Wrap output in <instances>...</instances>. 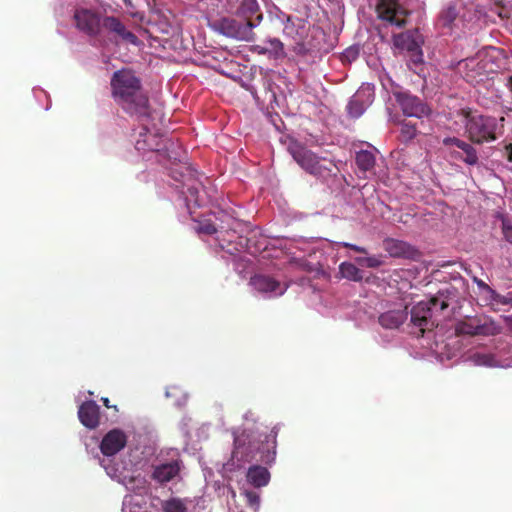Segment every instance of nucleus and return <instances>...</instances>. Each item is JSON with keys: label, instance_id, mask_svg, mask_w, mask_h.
<instances>
[{"label": "nucleus", "instance_id": "nucleus-1", "mask_svg": "<svg viewBox=\"0 0 512 512\" xmlns=\"http://www.w3.org/2000/svg\"><path fill=\"white\" fill-rule=\"evenodd\" d=\"M245 429L241 434L237 429L233 430L234 450L230 461L224 464L225 472L242 468L245 462L253 459L259 460L265 464H271L276 457V432L271 435H264L266 446H264L262 435L256 440L254 432Z\"/></svg>", "mask_w": 512, "mask_h": 512}, {"label": "nucleus", "instance_id": "nucleus-2", "mask_svg": "<svg viewBox=\"0 0 512 512\" xmlns=\"http://www.w3.org/2000/svg\"><path fill=\"white\" fill-rule=\"evenodd\" d=\"M151 107L147 91L138 78L130 75V117H137L142 124L135 141L137 151H156L162 149V139L147 128Z\"/></svg>", "mask_w": 512, "mask_h": 512}, {"label": "nucleus", "instance_id": "nucleus-3", "mask_svg": "<svg viewBox=\"0 0 512 512\" xmlns=\"http://www.w3.org/2000/svg\"><path fill=\"white\" fill-rule=\"evenodd\" d=\"M488 8H491V1L487 5L476 4L473 11L464 0H453L441 10L438 24L449 33L459 35V32L469 28L480 18L486 17Z\"/></svg>", "mask_w": 512, "mask_h": 512}, {"label": "nucleus", "instance_id": "nucleus-4", "mask_svg": "<svg viewBox=\"0 0 512 512\" xmlns=\"http://www.w3.org/2000/svg\"><path fill=\"white\" fill-rule=\"evenodd\" d=\"M156 453V435L150 425L134 428L130 440V465L145 470Z\"/></svg>", "mask_w": 512, "mask_h": 512}, {"label": "nucleus", "instance_id": "nucleus-5", "mask_svg": "<svg viewBox=\"0 0 512 512\" xmlns=\"http://www.w3.org/2000/svg\"><path fill=\"white\" fill-rule=\"evenodd\" d=\"M504 118L469 113L466 115L465 129L468 137L475 143L490 142L497 139L503 127Z\"/></svg>", "mask_w": 512, "mask_h": 512}, {"label": "nucleus", "instance_id": "nucleus-6", "mask_svg": "<svg viewBox=\"0 0 512 512\" xmlns=\"http://www.w3.org/2000/svg\"><path fill=\"white\" fill-rule=\"evenodd\" d=\"M168 458L161 454L159 463L152 471V479L160 486L176 485L183 479L185 465L181 459L180 453L176 449H170L167 452Z\"/></svg>", "mask_w": 512, "mask_h": 512}, {"label": "nucleus", "instance_id": "nucleus-7", "mask_svg": "<svg viewBox=\"0 0 512 512\" xmlns=\"http://www.w3.org/2000/svg\"><path fill=\"white\" fill-rule=\"evenodd\" d=\"M270 478L269 470L260 465H252L246 472V480L240 488V494L244 497L246 504L254 511H257L260 507L259 489L267 486Z\"/></svg>", "mask_w": 512, "mask_h": 512}, {"label": "nucleus", "instance_id": "nucleus-8", "mask_svg": "<svg viewBox=\"0 0 512 512\" xmlns=\"http://www.w3.org/2000/svg\"><path fill=\"white\" fill-rule=\"evenodd\" d=\"M465 361L487 368H512V343H501L489 351L470 352Z\"/></svg>", "mask_w": 512, "mask_h": 512}, {"label": "nucleus", "instance_id": "nucleus-9", "mask_svg": "<svg viewBox=\"0 0 512 512\" xmlns=\"http://www.w3.org/2000/svg\"><path fill=\"white\" fill-rule=\"evenodd\" d=\"M261 20L262 15H258L256 20H246V22H239L234 18L223 17L214 20L210 24V27L216 33L227 38L238 41H251L254 36L253 29L260 24Z\"/></svg>", "mask_w": 512, "mask_h": 512}, {"label": "nucleus", "instance_id": "nucleus-10", "mask_svg": "<svg viewBox=\"0 0 512 512\" xmlns=\"http://www.w3.org/2000/svg\"><path fill=\"white\" fill-rule=\"evenodd\" d=\"M289 152L301 168L316 177H327L335 167L332 160L319 158L315 153L297 143L289 146Z\"/></svg>", "mask_w": 512, "mask_h": 512}, {"label": "nucleus", "instance_id": "nucleus-11", "mask_svg": "<svg viewBox=\"0 0 512 512\" xmlns=\"http://www.w3.org/2000/svg\"><path fill=\"white\" fill-rule=\"evenodd\" d=\"M494 62L488 51H479L475 56L461 60L457 64V71L469 83L475 84L483 77L494 72Z\"/></svg>", "mask_w": 512, "mask_h": 512}, {"label": "nucleus", "instance_id": "nucleus-12", "mask_svg": "<svg viewBox=\"0 0 512 512\" xmlns=\"http://www.w3.org/2000/svg\"><path fill=\"white\" fill-rule=\"evenodd\" d=\"M423 42V37L418 30H410L393 36L395 49L408 57V65L411 68L423 63Z\"/></svg>", "mask_w": 512, "mask_h": 512}, {"label": "nucleus", "instance_id": "nucleus-13", "mask_svg": "<svg viewBox=\"0 0 512 512\" xmlns=\"http://www.w3.org/2000/svg\"><path fill=\"white\" fill-rule=\"evenodd\" d=\"M189 183H185L181 194L183 199L179 204L182 206L186 213L194 216L195 209L207 205L213 200L211 194L212 189L206 188L202 183L197 180L188 179Z\"/></svg>", "mask_w": 512, "mask_h": 512}, {"label": "nucleus", "instance_id": "nucleus-14", "mask_svg": "<svg viewBox=\"0 0 512 512\" xmlns=\"http://www.w3.org/2000/svg\"><path fill=\"white\" fill-rule=\"evenodd\" d=\"M250 286L264 298H276L282 296L288 289L286 282H281L267 274H255L250 278Z\"/></svg>", "mask_w": 512, "mask_h": 512}, {"label": "nucleus", "instance_id": "nucleus-15", "mask_svg": "<svg viewBox=\"0 0 512 512\" xmlns=\"http://www.w3.org/2000/svg\"><path fill=\"white\" fill-rule=\"evenodd\" d=\"M376 1V10L379 18L396 27H402L406 24L407 12L400 6L399 0Z\"/></svg>", "mask_w": 512, "mask_h": 512}, {"label": "nucleus", "instance_id": "nucleus-16", "mask_svg": "<svg viewBox=\"0 0 512 512\" xmlns=\"http://www.w3.org/2000/svg\"><path fill=\"white\" fill-rule=\"evenodd\" d=\"M374 95L373 85L369 83L362 84L347 105L348 114L353 118H359L373 103Z\"/></svg>", "mask_w": 512, "mask_h": 512}, {"label": "nucleus", "instance_id": "nucleus-17", "mask_svg": "<svg viewBox=\"0 0 512 512\" xmlns=\"http://www.w3.org/2000/svg\"><path fill=\"white\" fill-rule=\"evenodd\" d=\"M394 96L405 116L422 118L429 115L428 106L416 96L404 91L395 92Z\"/></svg>", "mask_w": 512, "mask_h": 512}, {"label": "nucleus", "instance_id": "nucleus-18", "mask_svg": "<svg viewBox=\"0 0 512 512\" xmlns=\"http://www.w3.org/2000/svg\"><path fill=\"white\" fill-rule=\"evenodd\" d=\"M455 330L462 335L494 336L500 332V327L491 320L480 322L476 319H468L457 323Z\"/></svg>", "mask_w": 512, "mask_h": 512}, {"label": "nucleus", "instance_id": "nucleus-19", "mask_svg": "<svg viewBox=\"0 0 512 512\" xmlns=\"http://www.w3.org/2000/svg\"><path fill=\"white\" fill-rule=\"evenodd\" d=\"M283 24L284 35L294 40L297 45L304 46L311 28L310 23L299 17L288 16Z\"/></svg>", "mask_w": 512, "mask_h": 512}, {"label": "nucleus", "instance_id": "nucleus-20", "mask_svg": "<svg viewBox=\"0 0 512 512\" xmlns=\"http://www.w3.org/2000/svg\"><path fill=\"white\" fill-rule=\"evenodd\" d=\"M76 26L89 36H96L101 31V18L98 13L89 9L76 10L74 14Z\"/></svg>", "mask_w": 512, "mask_h": 512}, {"label": "nucleus", "instance_id": "nucleus-21", "mask_svg": "<svg viewBox=\"0 0 512 512\" xmlns=\"http://www.w3.org/2000/svg\"><path fill=\"white\" fill-rule=\"evenodd\" d=\"M126 443L127 436L125 432L120 429H112L104 435L99 448L104 456L111 457L122 450Z\"/></svg>", "mask_w": 512, "mask_h": 512}, {"label": "nucleus", "instance_id": "nucleus-22", "mask_svg": "<svg viewBox=\"0 0 512 512\" xmlns=\"http://www.w3.org/2000/svg\"><path fill=\"white\" fill-rule=\"evenodd\" d=\"M407 317L406 307L402 304H394L379 315L378 321L384 329L395 330L407 320Z\"/></svg>", "mask_w": 512, "mask_h": 512}, {"label": "nucleus", "instance_id": "nucleus-23", "mask_svg": "<svg viewBox=\"0 0 512 512\" xmlns=\"http://www.w3.org/2000/svg\"><path fill=\"white\" fill-rule=\"evenodd\" d=\"M111 88L114 100L126 109L128 104V70L116 71L111 78Z\"/></svg>", "mask_w": 512, "mask_h": 512}, {"label": "nucleus", "instance_id": "nucleus-24", "mask_svg": "<svg viewBox=\"0 0 512 512\" xmlns=\"http://www.w3.org/2000/svg\"><path fill=\"white\" fill-rule=\"evenodd\" d=\"M436 302H419L411 310V322L419 327L423 335L425 329L429 327L432 317V309L436 307Z\"/></svg>", "mask_w": 512, "mask_h": 512}, {"label": "nucleus", "instance_id": "nucleus-25", "mask_svg": "<svg viewBox=\"0 0 512 512\" xmlns=\"http://www.w3.org/2000/svg\"><path fill=\"white\" fill-rule=\"evenodd\" d=\"M78 418L82 425L89 429H95L100 423V407L93 401L83 402L78 409Z\"/></svg>", "mask_w": 512, "mask_h": 512}, {"label": "nucleus", "instance_id": "nucleus-26", "mask_svg": "<svg viewBox=\"0 0 512 512\" xmlns=\"http://www.w3.org/2000/svg\"><path fill=\"white\" fill-rule=\"evenodd\" d=\"M251 51L259 55H266L269 59L274 60L285 56L284 45L278 38H268L263 45H253Z\"/></svg>", "mask_w": 512, "mask_h": 512}, {"label": "nucleus", "instance_id": "nucleus-27", "mask_svg": "<svg viewBox=\"0 0 512 512\" xmlns=\"http://www.w3.org/2000/svg\"><path fill=\"white\" fill-rule=\"evenodd\" d=\"M130 512H156L152 508L148 487H139L138 492L130 493Z\"/></svg>", "mask_w": 512, "mask_h": 512}, {"label": "nucleus", "instance_id": "nucleus-28", "mask_svg": "<svg viewBox=\"0 0 512 512\" xmlns=\"http://www.w3.org/2000/svg\"><path fill=\"white\" fill-rule=\"evenodd\" d=\"M375 152L377 150L373 148V150H360L356 153V164L358 168L363 171H371L376 162Z\"/></svg>", "mask_w": 512, "mask_h": 512}, {"label": "nucleus", "instance_id": "nucleus-29", "mask_svg": "<svg viewBox=\"0 0 512 512\" xmlns=\"http://www.w3.org/2000/svg\"><path fill=\"white\" fill-rule=\"evenodd\" d=\"M101 27L123 39L128 38V32L125 25L114 16L105 17L101 21Z\"/></svg>", "mask_w": 512, "mask_h": 512}, {"label": "nucleus", "instance_id": "nucleus-30", "mask_svg": "<svg viewBox=\"0 0 512 512\" xmlns=\"http://www.w3.org/2000/svg\"><path fill=\"white\" fill-rule=\"evenodd\" d=\"M216 220H219L220 223H205V224H202L199 226L198 228V231L200 233H204V234H215V233H218V232H223V231H227L228 229H232L233 228V224H234V218L232 217H227V225L225 226L224 225V220L222 218H218L216 217Z\"/></svg>", "mask_w": 512, "mask_h": 512}, {"label": "nucleus", "instance_id": "nucleus-31", "mask_svg": "<svg viewBox=\"0 0 512 512\" xmlns=\"http://www.w3.org/2000/svg\"><path fill=\"white\" fill-rule=\"evenodd\" d=\"M339 273L343 278L359 282L363 279V272L351 262H343L339 265Z\"/></svg>", "mask_w": 512, "mask_h": 512}, {"label": "nucleus", "instance_id": "nucleus-32", "mask_svg": "<svg viewBox=\"0 0 512 512\" xmlns=\"http://www.w3.org/2000/svg\"><path fill=\"white\" fill-rule=\"evenodd\" d=\"M461 153L456 155L457 158L465 162L467 165H476L478 163V154L476 149L469 143L464 141V146H460Z\"/></svg>", "mask_w": 512, "mask_h": 512}, {"label": "nucleus", "instance_id": "nucleus-33", "mask_svg": "<svg viewBox=\"0 0 512 512\" xmlns=\"http://www.w3.org/2000/svg\"><path fill=\"white\" fill-rule=\"evenodd\" d=\"M189 503L187 499L171 498L163 503L162 510L163 512H187Z\"/></svg>", "mask_w": 512, "mask_h": 512}, {"label": "nucleus", "instance_id": "nucleus-34", "mask_svg": "<svg viewBox=\"0 0 512 512\" xmlns=\"http://www.w3.org/2000/svg\"><path fill=\"white\" fill-rule=\"evenodd\" d=\"M165 396L167 398H174V405L177 407L183 406L187 401V395L178 386L168 387Z\"/></svg>", "mask_w": 512, "mask_h": 512}, {"label": "nucleus", "instance_id": "nucleus-35", "mask_svg": "<svg viewBox=\"0 0 512 512\" xmlns=\"http://www.w3.org/2000/svg\"><path fill=\"white\" fill-rule=\"evenodd\" d=\"M408 245L399 240H389L386 242V250L391 256L399 257L406 253Z\"/></svg>", "mask_w": 512, "mask_h": 512}, {"label": "nucleus", "instance_id": "nucleus-36", "mask_svg": "<svg viewBox=\"0 0 512 512\" xmlns=\"http://www.w3.org/2000/svg\"><path fill=\"white\" fill-rule=\"evenodd\" d=\"M259 10V5L257 0H243L240 7L239 13L250 20L249 17L256 14Z\"/></svg>", "mask_w": 512, "mask_h": 512}, {"label": "nucleus", "instance_id": "nucleus-37", "mask_svg": "<svg viewBox=\"0 0 512 512\" xmlns=\"http://www.w3.org/2000/svg\"><path fill=\"white\" fill-rule=\"evenodd\" d=\"M355 261L358 265L367 268H378L383 264L381 256L377 255L356 257Z\"/></svg>", "mask_w": 512, "mask_h": 512}, {"label": "nucleus", "instance_id": "nucleus-38", "mask_svg": "<svg viewBox=\"0 0 512 512\" xmlns=\"http://www.w3.org/2000/svg\"><path fill=\"white\" fill-rule=\"evenodd\" d=\"M417 134V129L413 123L410 121H405L401 125V135L402 137L408 141L413 139Z\"/></svg>", "mask_w": 512, "mask_h": 512}, {"label": "nucleus", "instance_id": "nucleus-39", "mask_svg": "<svg viewBox=\"0 0 512 512\" xmlns=\"http://www.w3.org/2000/svg\"><path fill=\"white\" fill-rule=\"evenodd\" d=\"M359 56V48L355 46L348 47L342 53L341 59L343 62L352 63Z\"/></svg>", "mask_w": 512, "mask_h": 512}, {"label": "nucleus", "instance_id": "nucleus-40", "mask_svg": "<svg viewBox=\"0 0 512 512\" xmlns=\"http://www.w3.org/2000/svg\"><path fill=\"white\" fill-rule=\"evenodd\" d=\"M491 302L501 304V305H511L512 306V293H508L506 295H500L495 291V295H493L490 299Z\"/></svg>", "mask_w": 512, "mask_h": 512}, {"label": "nucleus", "instance_id": "nucleus-41", "mask_svg": "<svg viewBox=\"0 0 512 512\" xmlns=\"http://www.w3.org/2000/svg\"><path fill=\"white\" fill-rule=\"evenodd\" d=\"M474 282L477 284L478 288L486 294L487 298L490 300L493 295H495V290L492 289L488 284H486L483 280L474 278Z\"/></svg>", "mask_w": 512, "mask_h": 512}, {"label": "nucleus", "instance_id": "nucleus-42", "mask_svg": "<svg viewBox=\"0 0 512 512\" xmlns=\"http://www.w3.org/2000/svg\"><path fill=\"white\" fill-rule=\"evenodd\" d=\"M464 1L468 3V7H470L473 11H475L476 4L482 3L484 5H487L490 2V0H464ZM494 4H495V0H491V8L487 9V13L489 11L493 10Z\"/></svg>", "mask_w": 512, "mask_h": 512}, {"label": "nucleus", "instance_id": "nucleus-43", "mask_svg": "<svg viewBox=\"0 0 512 512\" xmlns=\"http://www.w3.org/2000/svg\"><path fill=\"white\" fill-rule=\"evenodd\" d=\"M443 144L445 146H456L459 148L460 146H464V141L456 137H446L443 139Z\"/></svg>", "mask_w": 512, "mask_h": 512}, {"label": "nucleus", "instance_id": "nucleus-44", "mask_svg": "<svg viewBox=\"0 0 512 512\" xmlns=\"http://www.w3.org/2000/svg\"><path fill=\"white\" fill-rule=\"evenodd\" d=\"M126 470L125 467H122V470H119L118 468H112L111 471H108V475L111 478H115L117 480H122V478H125L124 471Z\"/></svg>", "mask_w": 512, "mask_h": 512}, {"label": "nucleus", "instance_id": "nucleus-45", "mask_svg": "<svg viewBox=\"0 0 512 512\" xmlns=\"http://www.w3.org/2000/svg\"><path fill=\"white\" fill-rule=\"evenodd\" d=\"M338 245H341L343 247H347V248H350L356 252H359V253H367L366 249L362 246H358V245H355V244H352V243H348V242H339L337 243Z\"/></svg>", "mask_w": 512, "mask_h": 512}, {"label": "nucleus", "instance_id": "nucleus-46", "mask_svg": "<svg viewBox=\"0 0 512 512\" xmlns=\"http://www.w3.org/2000/svg\"><path fill=\"white\" fill-rule=\"evenodd\" d=\"M219 246L222 250H227V252H229L231 255L234 254V251L237 250V248L235 246H232L231 244V240H229V243L228 245L226 246L224 243L220 242L219 243Z\"/></svg>", "mask_w": 512, "mask_h": 512}, {"label": "nucleus", "instance_id": "nucleus-47", "mask_svg": "<svg viewBox=\"0 0 512 512\" xmlns=\"http://www.w3.org/2000/svg\"><path fill=\"white\" fill-rule=\"evenodd\" d=\"M244 420L245 421H252V422H255V417H254V414L251 412V411H248L244 414L243 416Z\"/></svg>", "mask_w": 512, "mask_h": 512}, {"label": "nucleus", "instance_id": "nucleus-48", "mask_svg": "<svg viewBox=\"0 0 512 512\" xmlns=\"http://www.w3.org/2000/svg\"><path fill=\"white\" fill-rule=\"evenodd\" d=\"M504 234H505V238L507 239V241L512 243V228H506L504 230Z\"/></svg>", "mask_w": 512, "mask_h": 512}, {"label": "nucleus", "instance_id": "nucleus-49", "mask_svg": "<svg viewBox=\"0 0 512 512\" xmlns=\"http://www.w3.org/2000/svg\"><path fill=\"white\" fill-rule=\"evenodd\" d=\"M506 151H507V157H508V160L510 162H512V143H510L507 147H506Z\"/></svg>", "mask_w": 512, "mask_h": 512}, {"label": "nucleus", "instance_id": "nucleus-50", "mask_svg": "<svg viewBox=\"0 0 512 512\" xmlns=\"http://www.w3.org/2000/svg\"><path fill=\"white\" fill-rule=\"evenodd\" d=\"M506 86L512 91V75H509L506 79Z\"/></svg>", "mask_w": 512, "mask_h": 512}, {"label": "nucleus", "instance_id": "nucleus-51", "mask_svg": "<svg viewBox=\"0 0 512 512\" xmlns=\"http://www.w3.org/2000/svg\"><path fill=\"white\" fill-rule=\"evenodd\" d=\"M137 42L138 38L134 34L130 33V44H137Z\"/></svg>", "mask_w": 512, "mask_h": 512}, {"label": "nucleus", "instance_id": "nucleus-52", "mask_svg": "<svg viewBox=\"0 0 512 512\" xmlns=\"http://www.w3.org/2000/svg\"><path fill=\"white\" fill-rule=\"evenodd\" d=\"M102 402H103V404H104L107 408H110V407H111V406H110V403H109L110 401H109V399H108V398H102Z\"/></svg>", "mask_w": 512, "mask_h": 512}, {"label": "nucleus", "instance_id": "nucleus-53", "mask_svg": "<svg viewBox=\"0 0 512 512\" xmlns=\"http://www.w3.org/2000/svg\"><path fill=\"white\" fill-rule=\"evenodd\" d=\"M434 352H435L436 354H438V355L441 357V359L443 358V355H444V353H443V352H440V351H438L437 349H436V350H434Z\"/></svg>", "mask_w": 512, "mask_h": 512}, {"label": "nucleus", "instance_id": "nucleus-54", "mask_svg": "<svg viewBox=\"0 0 512 512\" xmlns=\"http://www.w3.org/2000/svg\"><path fill=\"white\" fill-rule=\"evenodd\" d=\"M446 357H447V359H453L454 357H456V355L447 354Z\"/></svg>", "mask_w": 512, "mask_h": 512}, {"label": "nucleus", "instance_id": "nucleus-55", "mask_svg": "<svg viewBox=\"0 0 512 512\" xmlns=\"http://www.w3.org/2000/svg\"><path fill=\"white\" fill-rule=\"evenodd\" d=\"M446 307H447V305H446L444 302H442V303H441V306H440V309H442V310H443V309H445Z\"/></svg>", "mask_w": 512, "mask_h": 512}, {"label": "nucleus", "instance_id": "nucleus-56", "mask_svg": "<svg viewBox=\"0 0 512 512\" xmlns=\"http://www.w3.org/2000/svg\"><path fill=\"white\" fill-rule=\"evenodd\" d=\"M129 481H130V484H131L132 482L134 483L136 481V479H135V477H130Z\"/></svg>", "mask_w": 512, "mask_h": 512}, {"label": "nucleus", "instance_id": "nucleus-57", "mask_svg": "<svg viewBox=\"0 0 512 512\" xmlns=\"http://www.w3.org/2000/svg\"><path fill=\"white\" fill-rule=\"evenodd\" d=\"M123 1H124V3H125V4H127V3H128V0H123Z\"/></svg>", "mask_w": 512, "mask_h": 512}]
</instances>
